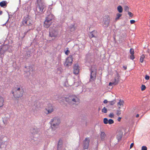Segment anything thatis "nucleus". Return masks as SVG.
<instances>
[{
    "label": "nucleus",
    "mask_w": 150,
    "mask_h": 150,
    "mask_svg": "<svg viewBox=\"0 0 150 150\" xmlns=\"http://www.w3.org/2000/svg\"><path fill=\"white\" fill-rule=\"evenodd\" d=\"M4 99L2 97L0 96V108L2 107L4 105Z\"/></svg>",
    "instance_id": "17"
},
{
    "label": "nucleus",
    "mask_w": 150,
    "mask_h": 150,
    "mask_svg": "<svg viewBox=\"0 0 150 150\" xmlns=\"http://www.w3.org/2000/svg\"><path fill=\"white\" fill-rule=\"evenodd\" d=\"M73 73L76 75H78L79 71V67L77 64H75L74 66Z\"/></svg>",
    "instance_id": "12"
},
{
    "label": "nucleus",
    "mask_w": 150,
    "mask_h": 150,
    "mask_svg": "<svg viewBox=\"0 0 150 150\" xmlns=\"http://www.w3.org/2000/svg\"><path fill=\"white\" fill-rule=\"evenodd\" d=\"M91 72L90 81H93L96 79V68L95 66H92L91 69Z\"/></svg>",
    "instance_id": "5"
},
{
    "label": "nucleus",
    "mask_w": 150,
    "mask_h": 150,
    "mask_svg": "<svg viewBox=\"0 0 150 150\" xmlns=\"http://www.w3.org/2000/svg\"><path fill=\"white\" fill-rule=\"evenodd\" d=\"M146 88V87L144 85H142L141 88V90L143 91Z\"/></svg>",
    "instance_id": "28"
},
{
    "label": "nucleus",
    "mask_w": 150,
    "mask_h": 150,
    "mask_svg": "<svg viewBox=\"0 0 150 150\" xmlns=\"http://www.w3.org/2000/svg\"><path fill=\"white\" fill-rule=\"evenodd\" d=\"M142 150H147V148L145 146H143L142 147Z\"/></svg>",
    "instance_id": "34"
},
{
    "label": "nucleus",
    "mask_w": 150,
    "mask_h": 150,
    "mask_svg": "<svg viewBox=\"0 0 150 150\" xmlns=\"http://www.w3.org/2000/svg\"><path fill=\"white\" fill-rule=\"evenodd\" d=\"M114 114L112 113H110L109 115V117L110 118L113 117H114Z\"/></svg>",
    "instance_id": "33"
},
{
    "label": "nucleus",
    "mask_w": 150,
    "mask_h": 150,
    "mask_svg": "<svg viewBox=\"0 0 150 150\" xmlns=\"http://www.w3.org/2000/svg\"><path fill=\"white\" fill-rule=\"evenodd\" d=\"M122 134L121 132L119 133L117 135V138L118 140H121L122 137Z\"/></svg>",
    "instance_id": "18"
},
{
    "label": "nucleus",
    "mask_w": 150,
    "mask_h": 150,
    "mask_svg": "<svg viewBox=\"0 0 150 150\" xmlns=\"http://www.w3.org/2000/svg\"><path fill=\"white\" fill-rule=\"evenodd\" d=\"M36 8L37 11L40 13H42L45 6L43 3L41 2H39Z\"/></svg>",
    "instance_id": "7"
},
{
    "label": "nucleus",
    "mask_w": 150,
    "mask_h": 150,
    "mask_svg": "<svg viewBox=\"0 0 150 150\" xmlns=\"http://www.w3.org/2000/svg\"><path fill=\"white\" fill-rule=\"evenodd\" d=\"M128 14L130 17H132L133 16V14L130 12H128Z\"/></svg>",
    "instance_id": "36"
},
{
    "label": "nucleus",
    "mask_w": 150,
    "mask_h": 150,
    "mask_svg": "<svg viewBox=\"0 0 150 150\" xmlns=\"http://www.w3.org/2000/svg\"><path fill=\"white\" fill-rule=\"evenodd\" d=\"M90 140L87 138H86L83 141V148L84 149H87L88 148Z\"/></svg>",
    "instance_id": "13"
},
{
    "label": "nucleus",
    "mask_w": 150,
    "mask_h": 150,
    "mask_svg": "<svg viewBox=\"0 0 150 150\" xmlns=\"http://www.w3.org/2000/svg\"><path fill=\"white\" fill-rule=\"evenodd\" d=\"M58 32L54 29H50L49 35L51 37H56L58 35Z\"/></svg>",
    "instance_id": "10"
},
{
    "label": "nucleus",
    "mask_w": 150,
    "mask_h": 150,
    "mask_svg": "<svg viewBox=\"0 0 150 150\" xmlns=\"http://www.w3.org/2000/svg\"><path fill=\"white\" fill-rule=\"evenodd\" d=\"M102 112H103L106 113L107 112V109L105 107H104L102 110Z\"/></svg>",
    "instance_id": "25"
},
{
    "label": "nucleus",
    "mask_w": 150,
    "mask_h": 150,
    "mask_svg": "<svg viewBox=\"0 0 150 150\" xmlns=\"http://www.w3.org/2000/svg\"><path fill=\"white\" fill-rule=\"evenodd\" d=\"M123 67L125 70H126L127 69V67L126 66H123Z\"/></svg>",
    "instance_id": "45"
},
{
    "label": "nucleus",
    "mask_w": 150,
    "mask_h": 150,
    "mask_svg": "<svg viewBox=\"0 0 150 150\" xmlns=\"http://www.w3.org/2000/svg\"><path fill=\"white\" fill-rule=\"evenodd\" d=\"M24 91L21 87H15L12 91L14 97L16 99L22 97L23 95Z\"/></svg>",
    "instance_id": "1"
},
{
    "label": "nucleus",
    "mask_w": 150,
    "mask_h": 150,
    "mask_svg": "<svg viewBox=\"0 0 150 150\" xmlns=\"http://www.w3.org/2000/svg\"><path fill=\"white\" fill-rule=\"evenodd\" d=\"M2 11H0V15H1L2 14Z\"/></svg>",
    "instance_id": "47"
},
{
    "label": "nucleus",
    "mask_w": 150,
    "mask_h": 150,
    "mask_svg": "<svg viewBox=\"0 0 150 150\" xmlns=\"http://www.w3.org/2000/svg\"><path fill=\"white\" fill-rule=\"evenodd\" d=\"M139 116V114H137V115H136V117H138Z\"/></svg>",
    "instance_id": "46"
},
{
    "label": "nucleus",
    "mask_w": 150,
    "mask_h": 150,
    "mask_svg": "<svg viewBox=\"0 0 150 150\" xmlns=\"http://www.w3.org/2000/svg\"><path fill=\"white\" fill-rule=\"evenodd\" d=\"M54 110L53 107L51 104L48 105V107L45 108V112L48 114L52 113Z\"/></svg>",
    "instance_id": "11"
},
{
    "label": "nucleus",
    "mask_w": 150,
    "mask_h": 150,
    "mask_svg": "<svg viewBox=\"0 0 150 150\" xmlns=\"http://www.w3.org/2000/svg\"><path fill=\"white\" fill-rule=\"evenodd\" d=\"M30 131L32 134H35L37 133V129L36 127H32L30 129Z\"/></svg>",
    "instance_id": "15"
},
{
    "label": "nucleus",
    "mask_w": 150,
    "mask_h": 150,
    "mask_svg": "<svg viewBox=\"0 0 150 150\" xmlns=\"http://www.w3.org/2000/svg\"><path fill=\"white\" fill-rule=\"evenodd\" d=\"M54 16L52 14H50L46 18L44 22V27L46 28H49L52 23V20L54 19Z\"/></svg>",
    "instance_id": "4"
},
{
    "label": "nucleus",
    "mask_w": 150,
    "mask_h": 150,
    "mask_svg": "<svg viewBox=\"0 0 150 150\" xmlns=\"http://www.w3.org/2000/svg\"><path fill=\"white\" fill-rule=\"evenodd\" d=\"M70 52V51L69 50H67L65 52V54L67 55H68L69 54V53Z\"/></svg>",
    "instance_id": "37"
},
{
    "label": "nucleus",
    "mask_w": 150,
    "mask_h": 150,
    "mask_svg": "<svg viewBox=\"0 0 150 150\" xmlns=\"http://www.w3.org/2000/svg\"><path fill=\"white\" fill-rule=\"evenodd\" d=\"M0 6L1 7H3L4 6H6V4L5 1H3L0 2Z\"/></svg>",
    "instance_id": "21"
},
{
    "label": "nucleus",
    "mask_w": 150,
    "mask_h": 150,
    "mask_svg": "<svg viewBox=\"0 0 150 150\" xmlns=\"http://www.w3.org/2000/svg\"><path fill=\"white\" fill-rule=\"evenodd\" d=\"M124 101L121 99L119 100V102L117 103V105L118 106L123 105L124 104Z\"/></svg>",
    "instance_id": "19"
},
{
    "label": "nucleus",
    "mask_w": 150,
    "mask_h": 150,
    "mask_svg": "<svg viewBox=\"0 0 150 150\" xmlns=\"http://www.w3.org/2000/svg\"><path fill=\"white\" fill-rule=\"evenodd\" d=\"M134 54H131L130 56V58L131 59L133 60L134 59Z\"/></svg>",
    "instance_id": "31"
},
{
    "label": "nucleus",
    "mask_w": 150,
    "mask_h": 150,
    "mask_svg": "<svg viewBox=\"0 0 150 150\" xmlns=\"http://www.w3.org/2000/svg\"><path fill=\"white\" fill-rule=\"evenodd\" d=\"M133 145H134V143H131L130 145V148L131 149L132 148V147L133 146Z\"/></svg>",
    "instance_id": "42"
},
{
    "label": "nucleus",
    "mask_w": 150,
    "mask_h": 150,
    "mask_svg": "<svg viewBox=\"0 0 150 150\" xmlns=\"http://www.w3.org/2000/svg\"><path fill=\"white\" fill-rule=\"evenodd\" d=\"M108 123L109 124H112L114 123V121L111 119H110L108 120Z\"/></svg>",
    "instance_id": "27"
},
{
    "label": "nucleus",
    "mask_w": 150,
    "mask_h": 150,
    "mask_svg": "<svg viewBox=\"0 0 150 150\" xmlns=\"http://www.w3.org/2000/svg\"><path fill=\"white\" fill-rule=\"evenodd\" d=\"M130 54H134V49L132 48H131L130 50Z\"/></svg>",
    "instance_id": "29"
},
{
    "label": "nucleus",
    "mask_w": 150,
    "mask_h": 150,
    "mask_svg": "<svg viewBox=\"0 0 150 150\" xmlns=\"http://www.w3.org/2000/svg\"><path fill=\"white\" fill-rule=\"evenodd\" d=\"M33 22L32 18L29 15L23 17L21 22V25L24 26H30L32 25Z\"/></svg>",
    "instance_id": "2"
},
{
    "label": "nucleus",
    "mask_w": 150,
    "mask_h": 150,
    "mask_svg": "<svg viewBox=\"0 0 150 150\" xmlns=\"http://www.w3.org/2000/svg\"><path fill=\"white\" fill-rule=\"evenodd\" d=\"M124 10L126 11H128L129 10V7L127 6H125L124 7Z\"/></svg>",
    "instance_id": "32"
},
{
    "label": "nucleus",
    "mask_w": 150,
    "mask_h": 150,
    "mask_svg": "<svg viewBox=\"0 0 150 150\" xmlns=\"http://www.w3.org/2000/svg\"><path fill=\"white\" fill-rule=\"evenodd\" d=\"M103 122L105 124H107L108 123V119L106 118H105L103 119Z\"/></svg>",
    "instance_id": "24"
},
{
    "label": "nucleus",
    "mask_w": 150,
    "mask_h": 150,
    "mask_svg": "<svg viewBox=\"0 0 150 150\" xmlns=\"http://www.w3.org/2000/svg\"><path fill=\"white\" fill-rule=\"evenodd\" d=\"M100 137L101 140H104L105 139L106 135L104 132H102L100 133Z\"/></svg>",
    "instance_id": "16"
},
{
    "label": "nucleus",
    "mask_w": 150,
    "mask_h": 150,
    "mask_svg": "<svg viewBox=\"0 0 150 150\" xmlns=\"http://www.w3.org/2000/svg\"><path fill=\"white\" fill-rule=\"evenodd\" d=\"M121 114V111L117 110V111L116 115L117 116Z\"/></svg>",
    "instance_id": "35"
},
{
    "label": "nucleus",
    "mask_w": 150,
    "mask_h": 150,
    "mask_svg": "<svg viewBox=\"0 0 150 150\" xmlns=\"http://www.w3.org/2000/svg\"><path fill=\"white\" fill-rule=\"evenodd\" d=\"M145 78L146 80H149V76L147 75H146L145 76Z\"/></svg>",
    "instance_id": "38"
},
{
    "label": "nucleus",
    "mask_w": 150,
    "mask_h": 150,
    "mask_svg": "<svg viewBox=\"0 0 150 150\" xmlns=\"http://www.w3.org/2000/svg\"><path fill=\"white\" fill-rule=\"evenodd\" d=\"M113 85H114V83L113 81H112V82H110L109 84V86H112Z\"/></svg>",
    "instance_id": "41"
},
{
    "label": "nucleus",
    "mask_w": 150,
    "mask_h": 150,
    "mask_svg": "<svg viewBox=\"0 0 150 150\" xmlns=\"http://www.w3.org/2000/svg\"><path fill=\"white\" fill-rule=\"evenodd\" d=\"M89 36L90 38L93 37L96 38L97 36V32L95 30H93L90 33Z\"/></svg>",
    "instance_id": "14"
},
{
    "label": "nucleus",
    "mask_w": 150,
    "mask_h": 150,
    "mask_svg": "<svg viewBox=\"0 0 150 150\" xmlns=\"http://www.w3.org/2000/svg\"><path fill=\"white\" fill-rule=\"evenodd\" d=\"M119 108H120V107H119Z\"/></svg>",
    "instance_id": "48"
},
{
    "label": "nucleus",
    "mask_w": 150,
    "mask_h": 150,
    "mask_svg": "<svg viewBox=\"0 0 150 150\" xmlns=\"http://www.w3.org/2000/svg\"><path fill=\"white\" fill-rule=\"evenodd\" d=\"M72 56L71 55H70L66 59L64 64L66 66L68 67L71 65L72 63Z\"/></svg>",
    "instance_id": "9"
},
{
    "label": "nucleus",
    "mask_w": 150,
    "mask_h": 150,
    "mask_svg": "<svg viewBox=\"0 0 150 150\" xmlns=\"http://www.w3.org/2000/svg\"><path fill=\"white\" fill-rule=\"evenodd\" d=\"M121 119V117H118L117 119V120L118 121L120 122V120Z\"/></svg>",
    "instance_id": "44"
},
{
    "label": "nucleus",
    "mask_w": 150,
    "mask_h": 150,
    "mask_svg": "<svg viewBox=\"0 0 150 150\" xmlns=\"http://www.w3.org/2000/svg\"><path fill=\"white\" fill-rule=\"evenodd\" d=\"M60 122V120L57 117H54L52 119L50 122L51 124V127L52 129L57 127Z\"/></svg>",
    "instance_id": "6"
},
{
    "label": "nucleus",
    "mask_w": 150,
    "mask_h": 150,
    "mask_svg": "<svg viewBox=\"0 0 150 150\" xmlns=\"http://www.w3.org/2000/svg\"><path fill=\"white\" fill-rule=\"evenodd\" d=\"M117 11L119 13H122V12L123 9L122 7L120 6H119L117 7Z\"/></svg>",
    "instance_id": "20"
},
{
    "label": "nucleus",
    "mask_w": 150,
    "mask_h": 150,
    "mask_svg": "<svg viewBox=\"0 0 150 150\" xmlns=\"http://www.w3.org/2000/svg\"><path fill=\"white\" fill-rule=\"evenodd\" d=\"M65 101L70 104H75L79 103V100L75 95H71L67 98H64Z\"/></svg>",
    "instance_id": "3"
},
{
    "label": "nucleus",
    "mask_w": 150,
    "mask_h": 150,
    "mask_svg": "<svg viewBox=\"0 0 150 150\" xmlns=\"http://www.w3.org/2000/svg\"><path fill=\"white\" fill-rule=\"evenodd\" d=\"M122 15V14L121 13H117V17L115 18L116 20H117L119 19L120 17Z\"/></svg>",
    "instance_id": "23"
},
{
    "label": "nucleus",
    "mask_w": 150,
    "mask_h": 150,
    "mask_svg": "<svg viewBox=\"0 0 150 150\" xmlns=\"http://www.w3.org/2000/svg\"><path fill=\"white\" fill-rule=\"evenodd\" d=\"M130 22L131 24H134L135 22V21L133 20H131L130 21Z\"/></svg>",
    "instance_id": "39"
},
{
    "label": "nucleus",
    "mask_w": 150,
    "mask_h": 150,
    "mask_svg": "<svg viewBox=\"0 0 150 150\" xmlns=\"http://www.w3.org/2000/svg\"><path fill=\"white\" fill-rule=\"evenodd\" d=\"M115 72H116V75L113 81L114 84V85H117L119 83L121 79L120 76V75L118 72L117 71H116Z\"/></svg>",
    "instance_id": "8"
},
{
    "label": "nucleus",
    "mask_w": 150,
    "mask_h": 150,
    "mask_svg": "<svg viewBox=\"0 0 150 150\" xmlns=\"http://www.w3.org/2000/svg\"><path fill=\"white\" fill-rule=\"evenodd\" d=\"M109 103L110 105H112L115 103V100H114L112 101H109Z\"/></svg>",
    "instance_id": "26"
},
{
    "label": "nucleus",
    "mask_w": 150,
    "mask_h": 150,
    "mask_svg": "<svg viewBox=\"0 0 150 150\" xmlns=\"http://www.w3.org/2000/svg\"><path fill=\"white\" fill-rule=\"evenodd\" d=\"M108 102V101L107 100H105L103 101L104 103H107Z\"/></svg>",
    "instance_id": "43"
},
{
    "label": "nucleus",
    "mask_w": 150,
    "mask_h": 150,
    "mask_svg": "<svg viewBox=\"0 0 150 150\" xmlns=\"http://www.w3.org/2000/svg\"><path fill=\"white\" fill-rule=\"evenodd\" d=\"M145 58V55L144 54L142 55L140 57V62L142 63H143L144 61V59Z\"/></svg>",
    "instance_id": "22"
},
{
    "label": "nucleus",
    "mask_w": 150,
    "mask_h": 150,
    "mask_svg": "<svg viewBox=\"0 0 150 150\" xmlns=\"http://www.w3.org/2000/svg\"><path fill=\"white\" fill-rule=\"evenodd\" d=\"M4 47H3L2 48H1L0 50V51L1 52V51L3 50L4 52V53L6 51V50H4Z\"/></svg>",
    "instance_id": "40"
},
{
    "label": "nucleus",
    "mask_w": 150,
    "mask_h": 150,
    "mask_svg": "<svg viewBox=\"0 0 150 150\" xmlns=\"http://www.w3.org/2000/svg\"><path fill=\"white\" fill-rule=\"evenodd\" d=\"M104 24L106 25L105 26L106 27H107L108 25V24H109V22L108 21H105L104 22Z\"/></svg>",
    "instance_id": "30"
}]
</instances>
